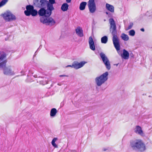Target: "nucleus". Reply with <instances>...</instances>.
Instances as JSON below:
<instances>
[{"instance_id": "4c0bfd02", "label": "nucleus", "mask_w": 152, "mask_h": 152, "mask_svg": "<svg viewBox=\"0 0 152 152\" xmlns=\"http://www.w3.org/2000/svg\"><path fill=\"white\" fill-rule=\"evenodd\" d=\"M37 76L36 75H34V77H37Z\"/></svg>"}, {"instance_id": "6e6552de", "label": "nucleus", "mask_w": 152, "mask_h": 152, "mask_svg": "<svg viewBox=\"0 0 152 152\" xmlns=\"http://www.w3.org/2000/svg\"><path fill=\"white\" fill-rule=\"evenodd\" d=\"M88 5L91 13H93L95 11L96 7L95 0H89L88 2Z\"/></svg>"}, {"instance_id": "39448f33", "label": "nucleus", "mask_w": 152, "mask_h": 152, "mask_svg": "<svg viewBox=\"0 0 152 152\" xmlns=\"http://www.w3.org/2000/svg\"><path fill=\"white\" fill-rule=\"evenodd\" d=\"M26 10L24 12L25 15L27 16L31 15L32 16H36L38 13V12L34 9V6L31 5H28L26 7Z\"/></svg>"}, {"instance_id": "e433bc0d", "label": "nucleus", "mask_w": 152, "mask_h": 152, "mask_svg": "<svg viewBox=\"0 0 152 152\" xmlns=\"http://www.w3.org/2000/svg\"><path fill=\"white\" fill-rule=\"evenodd\" d=\"M107 150V149L105 148H103V150L104 151H106Z\"/></svg>"}, {"instance_id": "2eb2a0df", "label": "nucleus", "mask_w": 152, "mask_h": 152, "mask_svg": "<svg viewBox=\"0 0 152 152\" xmlns=\"http://www.w3.org/2000/svg\"><path fill=\"white\" fill-rule=\"evenodd\" d=\"M134 132L137 134L141 135L143 136V132L141 128L139 126H136L134 129Z\"/></svg>"}, {"instance_id": "9b49d317", "label": "nucleus", "mask_w": 152, "mask_h": 152, "mask_svg": "<svg viewBox=\"0 0 152 152\" xmlns=\"http://www.w3.org/2000/svg\"><path fill=\"white\" fill-rule=\"evenodd\" d=\"M3 73L6 75H14L15 74L14 72L12 71L10 66L6 67L4 69Z\"/></svg>"}, {"instance_id": "412c9836", "label": "nucleus", "mask_w": 152, "mask_h": 152, "mask_svg": "<svg viewBox=\"0 0 152 152\" xmlns=\"http://www.w3.org/2000/svg\"><path fill=\"white\" fill-rule=\"evenodd\" d=\"M7 62V61L6 60H4L1 62H0V69H3V70L6 67Z\"/></svg>"}, {"instance_id": "c756f323", "label": "nucleus", "mask_w": 152, "mask_h": 152, "mask_svg": "<svg viewBox=\"0 0 152 152\" xmlns=\"http://www.w3.org/2000/svg\"><path fill=\"white\" fill-rule=\"evenodd\" d=\"M133 24L132 22H131L129 23V25L128 26L126 30H128L129 29H131L133 26Z\"/></svg>"}, {"instance_id": "f3484780", "label": "nucleus", "mask_w": 152, "mask_h": 152, "mask_svg": "<svg viewBox=\"0 0 152 152\" xmlns=\"http://www.w3.org/2000/svg\"><path fill=\"white\" fill-rule=\"evenodd\" d=\"M105 7L106 9L111 13H113L114 12V8L113 5L108 3H106Z\"/></svg>"}, {"instance_id": "4468645a", "label": "nucleus", "mask_w": 152, "mask_h": 152, "mask_svg": "<svg viewBox=\"0 0 152 152\" xmlns=\"http://www.w3.org/2000/svg\"><path fill=\"white\" fill-rule=\"evenodd\" d=\"M75 31L77 35L80 37L83 36V34L82 28L80 26H78L75 29Z\"/></svg>"}, {"instance_id": "6ab92c4d", "label": "nucleus", "mask_w": 152, "mask_h": 152, "mask_svg": "<svg viewBox=\"0 0 152 152\" xmlns=\"http://www.w3.org/2000/svg\"><path fill=\"white\" fill-rule=\"evenodd\" d=\"M87 2H86L83 1L81 2L80 5L79 9L81 10H83L85 9L86 6L87 5Z\"/></svg>"}, {"instance_id": "dca6fc26", "label": "nucleus", "mask_w": 152, "mask_h": 152, "mask_svg": "<svg viewBox=\"0 0 152 152\" xmlns=\"http://www.w3.org/2000/svg\"><path fill=\"white\" fill-rule=\"evenodd\" d=\"M123 53L121 54V57L125 59H128L129 56V53L125 49H123Z\"/></svg>"}, {"instance_id": "4be33fe9", "label": "nucleus", "mask_w": 152, "mask_h": 152, "mask_svg": "<svg viewBox=\"0 0 152 152\" xmlns=\"http://www.w3.org/2000/svg\"><path fill=\"white\" fill-rule=\"evenodd\" d=\"M6 54L4 52H0V62L4 61V59L6 57Z\"/></svg>"}, {"instance_id": "20e7f679", "label": "nucleus", "mask_w": 152, "mask_h": 152, "mask_svg": "<svg viewBox=\"0 0 152 152\" xmlns=\"http://www.w3.org/2000/svg\"><path fill=\"white\" fill-rule=\"evenodd\" d=\"M108 73L106 72L99 76L97 77L95 79L96 85L98 86H101L107 81L108 79Z\"/></svg>"}, {"instance_id": "58836bf2", "label": "nucleus", "mask_w": 152, "mask_h": 152, "mask_svg": "<svg viewBox=\"0 0 152 152\" xmlns=\"http://www.w3.org/2000/svg\"><path fill=\"white\" fill-rule=\"evenodd\" d=\"M41 46V45H40L39 47V48H40V47Z\"/></svg>"}, {"instance_id": "2f4dec72", "label": "nucleus", "mask_w": 152, "mask_h": 152, "mask_svg": "<svg viewBox=\"0 0 152 152\" xmlns=\"http://www.w3.org/2000/svg\"><path fill=\"white\" fill-rule=\"evenodd\" d=\"M68 76L67 75H59V77H68Z\"/></svg>"}, {"instance_id": "ddd939ff", "label": "nucleus", "mask_w": 152, "mask_h": 152, "mask_svg": "<svg viewBox=\"0 0 152 152\" xmlns=\"http://www.w3.org/2000/svg\"><path fill=\"white\" fill-rule=\"evenodd\" d=\"M88 42L90 49L94 51L95 50L94 42L91 36L89 37Z\"/></svg>"}, {"instance_id": "393cba45", "label": "nucleus", "mask_w": 152, "mask_h": 152, "mask_svg": "<svg viewBox=\"0 0 152 152\" xmlns=\"http://www.w3.org/2000/svg\"><path fill=\"white\" fill-rule=\"evenodd\" d=\"M48 78L45 77L43 78V79L40 81V83L43 85H45L48 83Z\"/></svg>"}, {"instance_id": "cd10ccee", "label": "nucleus", "mask_w": 152, "mask_h": 152, "mask_svg": "<svg viewBox=\"0 0 152 152\" xmlns=\"http://www.w3.org/2000/svg\"><path fill=\"white\" fill-rule=\"evenodd\" d=\"M8 1V0H2L0 2V7L5 5Z\"/></svg>"}, {"instance_id": "423d86ee", "label": "nucleus", "mask_w": 152, "mask_h": 152, "mask_svg": "<svg viewBox=\"0 0 152 152\" xmlns=\"http://www.w3.org/2000/svg\"><path fill=\"white\" fill-rule=\"evenodd\" d=\"M100 56L102 60L105 64L106 68L108 70L110 69L111 66L110 61L105 54L102 52L100 54Z\"/></svg>"}, {"instance_id": "473e14b6", "label": "nucleus", "mask_w": 152, "mask_h": 152, "mask_svg": "<svg viewBox=\"0 0 152 152\" xmlns=\"http://www.w3.org/2000/svg\"><path fill=\"white\" fill-rule=\"evenodd\" d=\"M71 0H66V1L67 3H70L71 2Z\"/></svg>"}, {"instance_id": "b1692460", "label": "nucleus", "mask_w": 152, "mask_h": 152, "mask_svg": "<svg viewBox=\"0 0 152 152\" xmlns=\"http://www.w3.org/2000/svg\"><path fill=\"white\" fill-rule=\"evenodd\" d=\"M108 37L106 36H104L101 38V43L103 44L106 43L108 41Z\"/></svg>"}, {"instance_id": "5701e85b", "label": "nucleus", "mask_w": 152, "mask_h": 152, "mask_svg": "<svg viewBox=\"0 0 152 152\" xmlns=\"http://www.w3.org/2000/svg\"><path fill=\"white\" fill-rule=\"evenodd\" d=\"M121 37L123 40L125 41H127L129 39L128 36L124 33L121 34Z\"/></svg>"}, {"instance_id": "bb28decb", "label": "nucleus", "mask_w": 152, "mask_h": 152, "mask_svg": "<svg viewBox=\"0 0 152 152\" xmlns=\"http://www.w3.org/2000/svg\"><path fill=\"white\" fill-rule=\"evenodd\" d=\"M57 140V138H54L52 141L51 144L55 148H57L58 147L57 145L56 144L55 142Z\"/></svg>"}, {"instance_id": "f8f14e48", "label": "nucleus", "mask_w": 152, "mask_h": 152, "mask_svg": "<svg viewBox=\"0 0 152 152\" xmlns=\"http://www.w3.org/2000/svg\"><path fill=\"white\" fill-rule=\"evenodd\" d=\"M46 5H47V8L49 10H53L54 9L53 4L56 3L55 0H49V1L46 0Z\"/></svg>"}, {"instance_id": "9d476101", "label": "nucleus", "mask_w": 152, "mask_h": 152, "mask_svg": "<svg viewBox=\"0 0 152 152\" xmlns=\"http://www.w3.org/2000/svg\"><path fill=\"white\" fill-rule=\"evenodd\" d=\"M87 63V62L83 61H81L80 63L77 61H75L73 63L72 66L73 68L77 69L83 66Z\"/></svg>"}, {"instance_id": "c85d7f7f", "label": "nucleus", "mask_w": 152, "mask_h": 152, "mask_svg": "<svg viewBox=\"0 0 152 152\" xmlns=\"http://www.w3.org/2000/svg\"><path fill=\"white\" fill-rule=\"evenodd\" d=\"M129 35L134 36L135 34V31L134 30L132 29L129 31Z\"/></svg>"}, {"instance_id": "0eeeda50", "label": "nucleus", "mask_w": 152, "mask_h": 152, "mask_svg": "<svg viewBox=\"0 0 152 152\" xmlns=\"http://www.w3.org/2000/svg\"><path fill=\"white\" fill-rule=\"evenodd\" d=\"M4 19L6 21H10L15 20L16 17L10 12H7L3 14Z\"/></svg>"}, {"instance_id": "f03ea898", "label": "nucleus", "mask_w": 152, "mask_h": 152, "mask_svg": "<svg viewBox=\"0 0 152 152\" xmlns=\"http://www.w3.org/2000/svg\"><path fill=\"white\" fill-rule=\"evenodd\" d=\"M110 24V31H112L111 33L113 35V41L114 45L117 51L120 49V46L119 40L116 35V26L115 21L113 18L109 20Z\"/></svg>"}, {"instance_id": "a211bd4d", "label": "nucleus", "mask_w": 152, "mask_h": 152, "mask_svg": "<svg viewBox=\"0 0 152 152\" xmlns=\"http://www.w3.org/2000/svg\"><path fill=\"white\" fill-rule=\"evenodd\" d=\"M69 5L66 3L63 4L61 7V10L64 12L66 11L68 8Z\"/></svg>"}, {"instance_id": "c9c22d12", "label": "nucleus", "mask_w": 152, "mask_h": 152, "mask_svg": "<svg viewBox=\"0 0 152 152\" xmlns=\"http://www.w3.org/2000/svg\"><path fill=\"white\" fill-rule=\"evenodd\" d=\"M39 50V48L37 49V50L36 51V52H35V53H34V55H36V53Z\"/></svg>"}, {"instance_id": "aec40b11", "label": "nucleus", "mask_w": 152, "mask_h": 152, "mask_svg": "<svg viewBox=\"0 0 152 152\" xmlns=\"http://www.w3.org/2000/svg\"><path fill=\"white\" fill-rule=\"evenodd\" d=\"M57 112V111L55 108H52L51 109L50 113V116L52 117L55 116Z\"/></svg>"}, {"instance_id": "72a5a7b5", "label": "nucleus", "mask_w": 152, "mask_h": 152, "mask_svg": "<svg viewBox=\"0 0 152 152\" xmlns=\"http://www.w3.org/2000/svg\"><path fill=\"white\" fill-rule=\"evenodd\" d=\"M73 67V66H72V65H67V66H66V67Z\"/></svg>"}, {"instance_id": "7c9ffc66", "label": "nucleus", "mask_w": 152, "mask_h": 152, "mask_svg": "<svg viewBox=\"0 0 152 152\" xmlns=\"http://www.w3.org/2000/svg\"><path fill=\"white\" fill-rule=\"evenodd\" d=\"M106 14L108 15V17H112L113 16L112 14L110 13V12H106Z\"/></svg>"}, {"instance_id": "f704fd0d", "label": "nucleus", "mask_w": 152, "mask_h": 152, "mask_svg": "<svg viewBox=\"0 0 152 152\" xmlns=\"http://www.w3.org/2000/svg\"><path fill=\"white\" fill-rule=\"evenodd\" d=\"M140 30L141 31H144V28H141V29H140Z\"/></svg>"}, {"instance_id": "f257e3e1", "label": "nucleus", "mask_w": 152, "mask_h": 152, "mask_svg": "<svg viewBox=\"0 0 152 152\" xmlns=\"http://www.w3.org/2000/svg\"><path fill=\"white\" fill-rule=\"evenodd\" d=\"M52 10H49L47 8V9H45L42 7L38 11V14L40 16H42L40 19V21L43 24H45L46 25L52 26L55 23V21L51 17H49L51 15Z\"/></svg>"}, {"instance_id": "7ed1b4c3", "label": "nucleus", "mask_w": 152, "mask_h": 152, "mask_svg": "<svg viewBox=\"0 0 152 152\" xmlns=\"http://www.w3.org/2000/svg\"><path fill=\"white\" fill-rule=\"evenodd\" d=\"M130 146L133 150L136 151L142 152L146 150L145 145L143 142L140 140L130 141Z\"/></svg>"}, {"instance_id": "1a4fd4ad", "label": "nucleus", "mask_w": 152, "mask_h": 152, "mask_svg": "<svg viewBox=\"0 0 152 152\" xmlns=\"http://www.w3.org/2000/svg\"><path fill=\"white\" fill-rule=\"evenodd\" d=\"M46 0H34V6L39 8H42L46 5Z\"/></svg>"}, {"instance_id": "a878e982", "label": "nucleus", "mask_w": 152, "mask_h": 152, "mask_svg": "<svg viewBox=\"0 0 152 152\" xmlns=\"http://www.w3.org/2000/svg\"><path fill=\"white\" fill-rule=\"evenodd\" d=\"M57 140V138H54L52 141L51 144L55 148H57L58 147L57 145L56 144L55 142Z\"/></svg>"}]
</instances>
